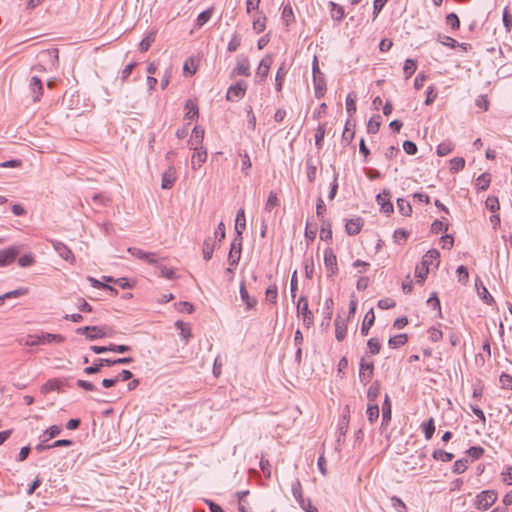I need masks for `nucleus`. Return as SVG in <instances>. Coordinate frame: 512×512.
<instances>
[{
    "mask_svg": "<svg viewBox=\"0 0 512 512\" xmlns=\"http://www.w3.org/2000/svg\"><path fill=\"white\" fill-rule=\"evenodd\" d=\"M22 245H12L0 250V267H6L12 264L20 254Z\"/></svg>",
    "mask_w": 512,
    "mask_h": 512,
    "instance_id": "nucleus-1",
    "label": "nucleus"
},
{
    "mask_svg": "<svg viewBox=\"0 0 512 512\" xmlns=\"http://www.w3.org/2000/svg\"><path fill=\"white\" fill-rule=\"evenodd\" d=\"M497 499V494L494 491H482L476 497L475 506L478 510H487L491 507Z\"/></svg>",
    "mask_w": 512,
    "mask_h": 512,
    "instance_id": "nucleus-2",
    "label": "nucleus"
},
{
    "mask_svg": "<svg viewBox=\"0 0 512 512\" xmlns=\"http://www.w3.org/2000/svg\"><path fill=\"white\" fill-rule=\"evenodd\" d=\"M297 312L302 315L304 325L310 327L313 324L314 316L308 307V300L306 296H301L297 303Z\"/></svg>",
    "mask_w": 512,
    "mask_h": 512,
    "instance_id": "nucleus-3",
    "label": "nucleus"
},
{
    "mask_svg": "<svg viewBox=\"0 0 512 512\" xmlns=\"http://www.w3.org/2000/svg\"><path fill=\"white\" fill-rule=\"evenodd\" d=\"M247 90V83L244 80L238 81L236 84L228 88L226 99L228 101H236L245 96Z\"/></svg>",
    "mask_w": 512,
    "mask_h": 512,
    "instance_id": "nucleus-4",
    "label": "nucleus"
},
{
    "mask_svg": "<svg viewBox=\"0 0 512 512\" xmlns=\"http://www.w3.org/2000/svg\"><path fill=\"white\" fill-rule=\"evenodd\" d=\"M291 490H292V494H293L295 500L299 503V505L301 506L302 509H304L306 512H317L318 511L317 508L312 506L311 503H309V507L311 508V510L306 508L305 499H304L303 493H302V486L298 479H296L292 483Z\"/></svg>",
    "mask_w": 512,
    "mask_h": 512,
    "instance_id": "nucleus-5",
    "label": "nucleus"
},
{
    "mask_svg": "<svg viewBox=\"0 0 512 512\" xmlns=\"http://www.w3.org/2000/svg\"><path fill=\"white\" fill-rule=\"evenodd\" d=\"M241 250H242V238H237L232 241L229 255H228V262L230 266H237L240 257H241Z\"/></svg>",
    "mask_w": 512,
    "mask_h": 512,
    "instance_id": "nucleus-6",
    "label": "nucleus"
},
{
    "mask_svg": "<svg viewBox=\"0 0 512 512\" xmlns=\"http://www.w3.org/2000/svg\"><path fill=\"white\" fill-rule=\"evenodd\" d=\"M324 264L328 271V276H334L337 274V257L331 248H327L324 251Z\"/></svg>",
    "mask_w": 512,
    "mask_h": 512,
    "instance_id": "nucleus-7",
    "label": "nucleus"
},
{
    "mask_svg": "<svg viewBox=\"0 0 512 512\" xmlns=\"http://www.w3.org/2000/svg\"><path fill=\"white\" fill-rule=\"evenodd\" d=\"M193 150L194 152L191 157V166L193 170H197L207 160V150L203 146H195Z\"/></svg>",
    "mask_w": 512,
    "mask_h": 512,
    "instance_id": "nucleus-8",
    "label": "nucleus"
},
{
    "mask_svg": "<svg viewBox=\"0 0 512 512\" xmlns=\"http://www.w3.org/2000/svg\"><path fill=\"white\" fill-rule=\"evenodd\" d=\"M128 252L138 258V259H142V260H145L147 261L148 263L150 264H155L158 262V257H157V254L156 253H153V252H145L143 251L142 249L140 248H136V247H129L128 248Z\"/></svg>",
    "mask_w": 512,
    "mask_h": 512,
    "instance_id": "nucleus-9",
    "label": "nucleus"
},
{
    "mask_svg": "<svg viewBox=\"0 0 512 512\" xmlns=\"http://www.w3.org/2000/svg\"><path fill=\"white\" fill-rule=\"evenodd\" d=\"M374 370V364L372 361L367 362L364 358L360 363L359 378L363 384H367L372 378Z\"/></svg>",
    "mask_w": 512,
    "mask_h": 512,
    "instance_id": "nucleus-10",
    "label": "nucleus"
},
{
    "mask_svg": "<svg viewBox=\"0 0 512 512\" xmlns=\"http://www.w3.org/2000/svg\"><path fill=\"white\" fill-rule=\"evenodd\" d=\"M52 245L54 250L62 259L71 263L75 261L73 252L64 243L60 241H52Z\"/></svg>",
    "mask_w": 512,
    "mask_h": 512,
    "instance_id": "nucleus-11",
    "label": "nucleus"
},
{
    "mask_svg": "<svg viewBox=\"0 0 512 512\" xmlns=\"http://www.w3.org/2000/svg\"><path fill=\"white\" fill-rule=\"evenodd\" d=\"M238 75L250 76V63L248 58H238L236 66L231 71V77H235Z\"/></svg>",
    "mask_w": 512,
    "mask_h": 512,
    "instance_id": "nucleus-12",
    "label": "nucleus"
},
{
    "mask_svg": "<svg viewBox=\"0 0 512 512\" xmlns=\"http://www.w3.org/2000/svg\"><path fill=\"white\" fill-rule=\"evenodd\" d=\"M389 198L390 192L387 190H383V192L376 197V201L381 206V210L386 214L393 212V204L390 202Z\"/></svg>",
    "mask_w": 512,
    "mask_h": 512,
    "instance_id": "nucleus-13",
    "label": "nucleus"
},
{
    "mask_svg": "<svg viewBox=\"0 0 512 512\" xmlns=\"http://www.w3.org/2000/svg\"><path fill=\"white\" fill-rule=\"evenodd\" d=\"M440 253L436 249L429 250L422 258L421 264L426 266L428 270L430 267H438Z\"/></svg>",
    "mask_w": 512,
    "mask_h": 512,
    "instance_id": "nucleus-14",
    "label": "nucleus"
},
{
    "mask_svg": "<svg viewBox=\"0 0 512 512\" xmlns=\"http://www.w3.org/2000/svg\"><path fill=\"white\" fill-rule=\"evenodd\" d=\"M29 87H30V91H31L33 100L35 102L39 101L43 94V85H42L41 79L37 76H33L30 80Z\"/></svg>",
    "mask_w": 512,
    "mask_h": 512,
    "instance_id": "nucleus-15",
    "label": "nucleus"
},
{
    "mask_svg": "<svg viewBox=\"0 0 512 512\" xmlns=\"http://www.w3.org/2000/svg\"><path fill=\"white\" fill-rule=\"evenodd\" d=\"M363 224L364 222L360 217L353 218L347 221L345 225V230L348 235L354 236L360 233Z\"/></svg>",
    "mask_w": 512,
    "mask_h": 512,
    "instance_id": "nucleus-16",
    "label": "nucleus"
},
{
    "mask_svg": "<svg viewBox=\"0 0 512 512\" xmlns=\"http://www.w3.org/2000/svg\"><path fill=\"white\" fill-rule=\"evenodd\" d=\"M273 63L272 56L266 55L261 61L257 69V76L261 78V80L265 79L268 76L270 67Z\"/></svg>",
    "mask_w": 512,
    "mask_h": 512,
    "instance_id": "nucleus-17",
    "label": "nucleus"
},
{
    "mask_svg": "<svg viewBox=\"0 0 512 512\" xmlns=\"http://www.w3.org/2000/svg\"><path fill=\"white\" fill-rule=\"evenodd\" d=\"M176 180V171L174 167H169L162 175V184L161 187L163 189H171Z\"/></svg>",
    "mask_w": 512,
    "mask_h": 512,
    "instance_id": "nucleus-18",
    "label": "nucleus"
},
{
    "mask_svg": "<svg viewBox=\"0 0 512 512\" xmlns=\"http://www.w3.org/2000/svg\"><path fill=\"white\" fill-rule=\"evenodd\" d=\"M313 86L315 97L318 99L322 98L326 92V81L324 75H315V77H313Z\"/></svg>",
    "mask_w": 512,
    "mask_h": 512,
    "instance_id": "nucleus-19",
    "label": "nucleus"
},
{
    "mask_svg": "<svg viewBox=\"0 0 512 512\" xmlns=\"http://www.w3.org/2000/svg\"><path fill=\"white\" fill-rule=\"evenodd\" d=\"M347 324L346 320L338 316L335 319V337L338 341H343L346 337Z\"/></svg>",
    "mask_w": 512,
    "mask_h": 512,
    "instance_id": "nucleus-20",
    "label": "nucleus"
},
{
    "mask_svg": "<svg viewBox=\"0 0 512 512\" xmlns=\"http://www.w3.org/2000/svg\"><path fill=\"white\" fill-rule=\"evenodd\" d=\"M240 297L248 310L253 309L257 304V300L254 297H250L244 282L240 284Z\"/></svg>",
    "mask_w": 512,
    "mask_h": 512,
    "instance_id": "nucleus-21",
    "label": "nucleus"
},
{
    "mask_svg": "<svg viewBox=\"0 0 512 512\" xmlns=\"http://www.w3.org/2000/svg\"><path fill=\"white\" fill-rule=\"evenodd\" d=\"M328 6L330 8L332 19L336 22L342 21L345 16L344 8L333 1H330Z\"/></svg>",
    "mask_w": 512,
    "mask_h": 512,
    "instance_id": "nucleus-22",
    "label": "nucleus"
},
{
    "mask_svg": "<svg viewBox=\"0 0 512 512\" xmlns=\"http://www.w3.org/2000/svg\"><path fill=\"white\" fill-rule=\"evenodd\" d=\"M246 228V219L245 212L243 209H240L237 212L236 220H235V230L237 233V238H242L241 235Z\"/></svg>",
    "mask_w": 512,
    "mask_h": 512,
    "instance_id": "nucleus-23",
    "label": "nucleus"
},
{
    "mask_svg": "<svg viewBox=\"0 0 512 512\" xmlns=\"http://www.w3.org/2000/svg\"><path fill=\"white\" fill-rule=\"evenodd\" d=\"M374 321H375V315H374L373 308H371L365 314V317H364V320H363V323H362V326H361V334L362 335L366 336L368 334L370 328L374 324Z\"/></svg>",
    "mask_w": 512,
    "mask_h": 512,
    "instance_id": "nucleus-24",
    "label": "nucleus"
},
{
    "mask_svg": "<svg viewBox=\"0 0 512 512\" xmlns=\"http://www.w3.org/2000/svg\"><path fill=\"white\" fill-rule=\"evenodd\" d=\"M96 332L97 335H88V339L93 341L103 337H112L114 335V330L107 325L97 326Z\"/></svg>",
    "mask_w": 512,
    "mask_h": 512,
    "instance_id": "nucleus-25",
    "label": "nucleus"
},
{
    "mask_svg": "<svg viewBox=\"0 0 512 512\" xmlns=\"http://www.w3.org/2000/svg\"><path fill=\"white\" fill-rule=\"evenodd\" d=\"M392 408L391 401L388 395H385V399L382 405V424L387 425L391 420Z\"/></svg>",
    "mask_w": 512,
    "mask_h": 512,
    "instance_id": "nucleus-26",
    "label": "nucleus"
},
{
    "mask_svg": "<svg viewBox=\"0 0 512 512\" xmlns=\"http://www.w3.org/2000/svg\"><path fill=\"white\" fill-rule=\"evenodd\" d=\"M185 118L189 120H193L198 117V106L193 100H188L185 104Z\"/></svg>",
    "mask_w": 512,
    "mask_h": 512,
    "instance_id": "nucleus-27",
    "label": "nucleus"
},
{
    "mask_svg": "<svg viewBox=\"0 0 512 512\" xmlns=\"http://www.w3.org/2000/svg\"><path fill=\"white\" fill-rule=\"evenodd\" d=\"M214 247H215V241L211 237H208L207 239H205V241L203 243V258L205 260L208 261L212 258V255L214 252Z\"/></svg>",
    "mask_w": 512,
    "mask_h": 512,
    "instance_id": "nucleus-28",
    "label": "nucleus"
},
{
    "mask_svg": "<svg viewBox=\"0 0 512 512\" xmlns=\"http://www.w3.org/2000/svg\"><path fill=\"white\" fill-rule=\"evenodd\" d=\"M61 431V426L53 425L43 432V434L40 436V439H43V442H47L48 440L58 436Z\"/></svg>",
    "mask_w": 512,
    "mask_h": 512,
    "instance_id": "nucleus-29",
    "label": "nucleus"
},
{
    "mask_svg": "<svg viewBox=\"0 0 512 512\" xmlns=\"http://www.w3.org/2000/svg\"><path fill=\"white\" fill-rule=\"evenodd\" d=\"M454 143L450 140L443 141L437 146L438 156H446L454 150Z\"/></svg>",
    "mask_w": 512,
    "mask_h": 512,
    "instance_id": "nucleus-30",
    "label": "nucleus"
},
{
    "mask_svg": "<svg viewBox=\"0 0 512 512\" xmlns=\"http://www.w3.org/2000/svg\"><path fill=\"white\" fill-rule=\"evenodd\" d=\"M105 361H111V359L99 358L95 361L92 366L86 367L84 373L91 375L100 372L101 367L106 366Z\"/></svg>",
    "mask_w": 512,
    "mask_h": 512,
    "instance_id": "nucleus-31",
    "label": "nucleus"
},
{
    "mask_svg": "<svg viewBox=\"0 0 512 512\" xmlns=\"http://www.w3.org/2000/svg\"><path fill=\"white\" fill-rule=\"evenodd\" d=\"M266 27V17L259 13L254 17L253 20V30L258 34L265 30Z\"/></svg>",
    "mask_w": 512,
    "mask_h": 512,
    "instance_id": "nucleus-32",
    "label": "nucleus"
},
{
    "mask_svg": "<svg viewBox=\"0 0 512 512\" xmlns=\"http://www.w3.org/2000/svg\"><path fill=\"white\" fill-rule=\"evenodd\" d=\"M421 427H422L425 439L430 440L435 432L434 419L430 418L428 421L422 423Z\"/></svg>",
    "mask_w": 512,
    "mask_h": 512,
    "instance_id": "nucleus-33",
    "label": "nucleus"
},
{
    "mask_svg": "<svg viewBox=\"0 0 512 512\" xmlns=\"http://www.w3.org/2000/svg\"><path fill=\"white\" fill-rule=\"evenodd\" d=\"M381 125V116L380 115H374L371 117L367 124V132L369 134H376L379 131Z\"/></svg>",
    "mask_w": 512,
    "mask_h": 512,
    "instance_id": "nucleus-34",
    "label": "nucleus"
},
{
    "mask_svg": "<svg viewBox=\"0 0 512 512\" xmlns=\"http://www.w3.org/2000/svg\"><path fill=\"white\" fill-rule=\"evenodd\" d=\"M380 394V383L375 381L371 384L367 392V399L369 403H374Z\"/></svg>",
    "mask_w": 512,
    "mask_h": 512,
    "instance_id": "nucleus-35",
    "label": "nucleus"
},
{
    "mask_svg": "<svg viewBox=\"0 0 512 512\" xmlns=\"http://www.w3.org/2000/svg\"><path fill=\"white\" fill-rule=\"evenodd\" d=\"M356 99L357 95L351 92L346 97V110L349 116H353L356 112Z\"/></svg>",
    "mask_w": 512,
    "mask_h": 512,
    "instance_id": "nucleus-36",
    "label": "nucleus"
},
{
    "mask_svg": "<svg viewBox=\"0 0 512 512\" xmlns=\"http://www.w3.org/2000/svg\"><path fill=\"white\" fill-rule=\"evenodd\" d=\"M40 336L42 344H50L52 342L61 343L65 340L64 336L60 334L42 333Z\"/></svg>",
    "mask_w": 512,
    "mask_h": 512,
    "instance_id": "nucleus-37",
    "label": "nucleus"
},
{
    "mask_svg": "<svg viewBox=\"0 0 512 512\" xmlns=\"http://www.w3.org/2000/svg\"><path fill=\"white\" fill-rule=\"evenodd\" d=\"M349 426V420L346 415L343 416V418L339 421L338 424V436H337V442L340 443L342 441V438L346 435L348 431Z\"/></svg>",
    "mask_w": 512,
    "mask_h": 512,
    "instance_id": "nucleus-38",
    "label": "nucleus"
},
{
    "mask_svg": "<svg viewBox=\"0 0 512 512\" xmlns=\"http://www.w3.org/2000/svg\"><path fill=\"white\" fill-rule=\"evenodd\" d=\"M408 337L406 334H398L391 337L388 344L391 348H398L406 344Z\"/></svg>",
    "mask_w": 512,
    "mask_h": 512,
    "instance_id": "nucleus-39",
    "label": "nucleus"
},
{
    "mask_svg": "<svg viewBox=\"0 0 512 512\" xmlns=\"http://www.w3.org/2000/svg\"><path fill=\"white\" fill-rule=\"evenodd\" d=\"M286 74H287V71L285 69V66L284 64H282L277 73H276V77H275V81H276V90L278 92H280L282 90V87H283V83H284V79L286 77Z\"/></svg>",
    "mask_w": 512,
    "mask_h": 512,
    "instance_id": "nucleus-40",
    "label": "nucleus"
},
{
    "mask_svg": "<svg viewBox=\"0 0 512 512\" xmlns=\"http://www.w3.org/2000/svg\"><path fill=\"white\" fill-rule=\"evenodd\" d=\"M417 69V62L413 59H407L404 63L403 71L405 74V78H410Z\"/></svg>",
    "mask_w": 512,
    "mask_h": 512,
    "instance_id": "nucleus-41",
    "label": "nucleus"
},
{
    "mask_svg": "<svg viewBox=\"0 0 512 512\" xmlns=\"http://www.w3.org/2000/svg\"><path fill=\"white\" fill-rule=\"evenodd\" d=\"M155 35L156 33L152 31L149 32L144 39H142L139 44V49L141 52H145L150 48L151 44L155 41Z\"/></svg>",
    "mask_w": 512,
    "mask_h": 512,
    "instance_id": "nucleus-42",
    "label": "nucleus"
},
{
    "mask_svg": "<svg viewBox=\"0 0 512 512\" xmlns=\"http://www.w3.org/2000/svg\"><path fill=\"white\" fill-rule=\"evenodd\" d=\"M204 139V130L199 127H195L192 131L191 141L192 144H195L197 147L202 146V142Z\"/></svg>",
    "mask_w": 512,
    "mask_h": 512,
    "instance_id": "nucleus-43",
    "label": "nucleus"
},
{
    "mask_svg": "<svg viewBox=\"0 0 512 512\" xmlns=\"http://www.w3.org/2000/svg\"><path fill=\"white\" fill-rule=\"evenodd\" d=\"M491 181L490 174L483 173L476 179V187L479 190H486Z\"/></svg>",
    "mask_w": 512,
    "mask_h": 512,
    "instance_id": "nucleus-44",
    "label": "nucleus"
},
{
    "mask_svg": "<svg viewBox=\"0 0 512 512\" xmlns=\"http://www.w3.org/2000/svg\"><path fill=\"white\" fill-rule=\"evenodd\" d=\"M366 412L370 423H373L379 417V407L376 403H368Z\"/></svg>",
    "mask_w": 512,
    "mask_h": 512,
    "instance_id": "nucleus-45",
    "label": "nucleus"
},
{
    "mask_svg": "<svg viewBox=\"0 0 512 512\" xmlns=\"http://www.w3.org/2000/svg\"><path fill=\"white\" fill-rule=\"evenodd\" d=\"M212 12V8L201 12L196 19V27L200 28L206 24L211 19Z\"/></svg>",
    "mask_w": 512,
    "mask_h": 512,
    "instance_id": "nucleus-46",
    "label": "nucleus"
},
{
    "mask_svg": "<svg viewBox=\"0 0 512 512\" xmlns=\"http://www.w3.org/2000/svg\"><path fill=\"white\" fill-rule=\"evenodd\" d=\"M40 56L42 58H47L51 62L52 65H55L58 61V49L53 48V49L44 50L40 53Z\"/></svg>",
    "mask_w": 512,
    "mask_h": 512,
    "instance_id": "nucleus-47",
    "label": "nucleus"
},
{
    "mask_svg": "<svg viewBox=\"0 0 512 512\" xmlns=\"http://www.w3.org/2000/svg\"><path fill=\"white\" fill-rule=\"evenodd\" d=\"M320 238H321V240H325V241L330 240L332 238L331 224H330V222H328L326 220L322 221Z\"/></svg>",
    "mask_w": 512,
    "mask_h": 512,
    "instance_id": "nucleus-48",
    "label": "nucleus"
},
{
    "mask_svg": "<svg viewBox=\"0 0 512 512\" xmlns=\"http://www.w3.org/2000/svg\"><path fill=\"white\" fill-rule=\"evenodd\" d=\"M397 207H398L399 212L403 216H409L412 212V207H411L410 203L404 199L399 198L397 200Z\"/></svg>",
    "mask_w": 512,
    "mask_h": 512,
    "instance_id": "nucleus-49",
    "label": "nucleus"
},
{
    "mask_svg": "<svg viewBox=\"0 0 512 512\" xmlns=\"http://www.w3.org/2000/svg\"><path fill=\"white\" fill-rule=\"evenodd\" d=\"M279 205V199L277 197V194L273 191H271L268 195V199L265 204V210L267 212H271L273 208Z\"/></svg>",
    "mask_w": 512,
    "mask_h": 512,
    "instance_id": "nucleus-50",
    "label": "nucleus"
},
{
    "mask_svg": "<svg viewBox=\"0 0 512 512\" xmlns=\"http://www.w3.org/2000/svg\"><path fill=\"white\" fill-rule=\"evenodd\" d=\"M465 167V159L462 157H455L450 160V170L451 172H458Z\"/></svg>",
    "mask_w": 512,
    "mask_h": 512,
    "instance_id": "nucleus-51",
    "label": "nucleus"
},
{
    "mask_svg": "<svg viewBox=\"0 0 512 512\" xmlns=\"http://www.w3.org/2000/svg\"><path fill=\"white\" fill-rule=\"evenodd\" d=\"M433 458L435 460H440L442 462H449L454 458V455L450 452H446L443 450H435L433 452Z\"/></svg>",
    "mask_w": 512,
    "mask_h": 512,
    "instance_id": "nucleus-52",
    "label": "nucleus"
},
{
    "mask_svg": "<svg viewBox=\"0 0 512 512\" xmlns=\"http://www.w3.org/2000/svg\"><path fill=\"white\" fill-rule=\"evenodd\" d=\"M429 270L423 264L417 265L415 269V276L417 278V282L422 284L428 274Z\"/></svg>",
    "mask_w": 512,
    "mask_h": 512,
    "instance_id": "nucleus-53",
    "label": "nucleus"
},
{
    "mask_svg": "<svg viewBox=\"0 0 512 512\" xmlns=\"http://www.w3.org/2000/svg\"><path fill=\"white\" fill-rule=\"evenodd\" d=\"M324 136H325V124H321L318 126V128L316 129V133H315V145L319 149L322 148Z\"/></svg>",
    "mask_w": 512,
    "mask_h": 512,
    "instance_id": "nucleus-54",
    "label": "nucleus"
},
{
    "mask_svg": "<svg viewBox=\"0 0 512 512\" xmlns=\"http://www.w3.org/2000/svg\"><path fill=\"white\" fill-rule=\"evenodd\" d=\"M368 350L370 354L376 355L380 352L381 344L377 338H371L367 342Z\"/></svg>",
    "mask_w": 512,
    "mask_h": 512,
    "instance_id": "nucleus-55",
    "label": "nucleus"
},
{
    "mask_svg": "<svg viewBox=\"0 0 512 512\" xmlns=\"http://www.w3.org/2000/svg\"><path fill=\"white\" fill-rule=\"evenodd\" d=\"M266 299L270 301L271 303H276L277 296H278V288L275 284L270 285L266 289Z\"/></svg>",
    "mask_w": 512,
    "mask_h": 512,
    "instance_id": "nucleus-56",
    "label": "nucleus"
},
{
    "mask_svg": "<svg viewBox=\"0 0 512 512\" xmlns=\"http://www.w3.org/2000/svg\"><path fill=\"white\" fill-rule=\"evenodd\" d=\"M467 463H468L467 459H459V460L455 461L454 465H453V472L456 474H461V473L465 472L467 469Z\"/></svg>",
    "mask_w": 512,
    "mask_h": 512,
    "instance_id": "nucleus-57",
    "label": "nucleus"
},
{
    "mask_svg": "<svg viewBox=\"0 0 512 512\" xmlns=\"http://www.w3.org/2000/svg\"><path fill=\"white\" fill-rule=\"evenodd\" d=\"M446 23L453 29L457 30L460 27V21L455 13H450L446 17Z\"/></svg>",
    "mask_w": 512,
    "mask_h": 512,
    "instance_id": "nucleus-58",
    "label": "nucleus"
},
{
    "mask_svg": "<svg viewBox=\"0 0 512 512\" xmlns=\"http://www.w3.org/2000/svg\"><path fill=\"white\" fill-rule=\"evenodd\" d=\"M241 45V37L240 35L238 34H234L230 40V42L228 43V51L229 52H235L239 46Z\"/></svg>",
    "mask_w": 512,
    "mask_h": 512,
    "instance_id": "nucleus-59",
    "label": "nucleus"
},
{
    "mask_svg": "<svg viewBox=\"0 0 512 512\" xmlns=\"http://www.w3.org/2000/svg\"><path fill=\"white\" fill-rule=\"evenodd\" d=\"M59 388V383L57 380H49L42 387L41 392L43 394H47L51 391H54Z\"/></svg>",
    "mask_w": 512,
    "mask_h": 512,
    "instance_id": "nucleus-60",
    "label": "nucleus"
},
{
    "mask_svg": "<svg viewBox=\"0 0 512 512\" xmlns=\"http://www.w3.org/2000/svg\"><path fill=\"white\" fill-rule=\"evenodd\" d=\"M503 24H504L506 31L510 32L511 28H512V15H511L508 7H506L503 11Z\"/></svg>",
    "mask_w": 512,
    "mask_h": 512,
    "instance_id": "nucleus-61",
    "label": "nucleus"
},
{
    "mask_svg": "<svg viewBox=\"0 0 512 512\" xmlns=\"http://www.w3.org/2000/svg\"><path fill=\"white\" fill-rule=\"evenodd\" d=\"M176 326H177V328L180 329V335L182 336V338L187 341L191 337L190 328L186 324H184L183 322H180V321L176 322Z\"/></svg>",
    "mask_w": 512,
    "mask_h": 512,
    "instance_id": "nucleus-62",
    "label": "nucleus"
},
{
    "mask_svg": "<svg viewBox=\"0 0 512 512\" xmlns=\"http://www.w3.org/2000/svg\"><path fill=\"white\" fill-rule=\"evenodd\" d=\"M34 262H35V258H34V256L32 254L23 255L22 257H20L18 259V264L21 267L31 266L32 264H34Z\"/></svg>",
    "mask_w": 512,
    "mask_h": 512,
    "instance_id": "nucleus-63",
    "label": "nucleus"
},
{
    "mask_svg": "<svg viewBox=\"0 0 512 512\" xmlns=\"http://www.w3.org/2000/svg\"><path fill=\"white\" fill-rule=\"evenodd\" d=\"M500 383L502 388L512 390V376L503 373L500 376Z\"/></svg>",
    "mask_w": 512,
    "mask_h": 512,
    "instance_id": "nucleus-64",
    "label": "nucleus"
}]
</instances>
